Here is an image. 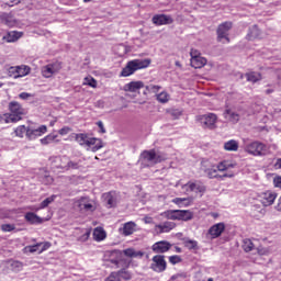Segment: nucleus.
Listing matches in <instances>:
<instances>
[{"label": "nucleus", "instance_id": "f257e3e1", "mask_svg": "<svg viewBox=\"0 0 281 281\" xmlns=\"http://www.w3.org/2000/svg\"><path fill=\"white\" fill-rule=\"evenodd\" d=\"M113 256H115V259H111L112 265H115L117 269L122 267L121 270L117 272H112L109 278L105 279V281H115L120 280V278H124L125 280H130L131 277L128 276V272L126 269L131 267V261L126 260L123 256L125 255L126 258H144L145 254L142 250H135V248H127L122 250H114Z\"/></svg>", "mask_w": 281, "mask_h": 281}, {"label": "nucleus", "instance_id": "f03ea898", "mask_svg": "<svg viewBox=\"0 0 281 281\" xmlns=\"http://www.w3.org/2000/svg\"><path fill=\"white\" fill-rule=\"evenodd\" d=\"M75 139L82 148L86 150H91L92 153H98L101 148H104V144L102 139L91 137V135L87 133L75 134Z\"/></svg>", "mask_w": 281, "mask_h": 281}, {"label": "nucleus", "instance_id": "7ed1b4c3", "mask_svg": "<svg viewBox=\"0 0 281 281\" xmlns=\"http://www.w3.org/2000/svg\"><path fill=\"white\" fill-rule=\"evenodd\" d=\"M150 66V59H134L127 61L126 66L122 69L120 76L122 78H128V76H133L135 71H139V69H146V67Z\"/></svg>", "mask_w": 281, "mask_h": 281}, {"label": "nucleus", "instance_id": "20e7f679", "mask_svg": "<svg viewBox=\"0 0 281 281\" xmlns=\"http://www.w3.org/2000/svg\"><path fill=\"white\" fill-rule=\"evenodd\" d=\"M169 221H192L194 218V213L190 210H169L165 212Z\"/></svg>", "mask_w": 281, "mask_h": 281}, {"label": "nucleus", "instance_id": "39448f33", "mask_svg": "<svg viewBox=\"0 0 281 281\" xmlns=\"http://www.w3.org/2000/svg\"><path fill=\"white\" fill-rule=\"evenodd\" d=\"M9 111H11V113L5 119L7 124H10V122L14 123L21 121L22 115L25 113V110H23L21 103L16 101L9 103Z\"/></svg>", "mask_w": 281, "mask_h": 281}, {"label": "nucleus", "instance_id": "423d86ee", "mask_svg": "<svg viewBox=\"0 0 281 281\" xmlns=\"http://www.w3.org/2000/svg\"><path fill=\"white\" fill-rule=\"evenodd\" d=\"M245 150L249 155H254V157H265V155L269 153V148L267 147V145L257 140L247 144Z\"/></svg>", "mask_w": 281, "mask_h": 281}, {"label": "nucleus", "instance_id": "0eeeda50", "mask_svg": "<svg viewBox=\"0 0 281 281\" xmlns=\"http://www.w3.org/2000/svg\"><path fill=\"white\" fill-rule=\"evenodd\" d=\"M140 157L143 166H155V164H161L165 159L161 154L155 150H145L142 153Z\"/></svg>", "mask_w": 281, "mask_h": 281}, {"label": "nucleus", "instance_id": "6e6552de", "mask_svg": "<svg viewBox=\"0 0 281 281\" xmlns=\"http://www.w3.org/2000/svg\"><path fill=\"white\" fill-rule=\"evenodd\" d=\"M168 267L164 255H156L151 258L150 269L156 273H164Z\"/></svg>", "mask_w": 281, "mask_h": 281}, {"label": "nucleus", "instance_id": "1a4fd4ad", "mask_svg": "<svg viewBox=\"0 0 281 281\" xmlns=\"http://www.w3.org/2000/svg\"><path fill=\"white\" fill-rule=\"evenodd\" d=\"M218 120V116L214 113L203 114L198 116V122L202 124L204 128H216V121Z\"/></svg>", "mask_w": 281, "mask_h": 281}, {"label": "nucleus", "instance_id": "9d476101", "mask_svg": "<svg viewBox=\"0 0 281 281\" xmlns=\"http://www.w3.org/2000/svg\"><path fill=\"white\" fill-rule=\"evenodd\" d=\"M229 30H232V22H224L218 25L216 34L220 43L223 42V40L229 43Z\"/></svg>", "mask_w": 281, "mask_h": 281}, {"label": "nucleus", "instance_id": "9b49d317", "mask_svg": "<svg viewBox=\"0 0 281 281\" xmlns=\"http://www.w3.org/2000/svg\"><path fill=\"white\" fill-rule=\"evenodd\" d=\"M102 199L105 206L111 210V207H116L117 203H120V193L116 191H110L108 193H103Z\"/></svg>", "mask_w": 281, "mask_h": 281}, {"label": "nucleus", "instance_id": "f8f14e48", "mask_svg": "<svg viewBox=\"0 0 281 281\" xmlns=\"http://www.w3.org/2000/svg\"><path fill=\"white\" fill-rule=\"evenodd\" d=\"M60 69H63L60 63L48 64L42 68V76L44 78H52V76H54V74H58Z\"/></svg>", "mask_w": 281, "mask_h": 281}, {"label": "nucleus", "instance_id": "ddd939ff", "mask_svg": "<svg viewBox=\"0 0 281 281\" xmlns=\"http://www.w3.org/2000/svg\"><path fill=\"white\" fill-rule=\"evenodd\" d=\"M171 248L172 244L167 240H160L151 246V251H154V254H166L167 251H170Z\"/></svg>", "mask_w": 281, "mask_h": 281}, {"label": "nucleus", "instance_id": "4468645a", "mask_svg": "<svg viewBox=\"0 0 281 281\" xmlns=\"http://www.w3.org/2000/svg\"><path fill=\"white\" fill-rule=\"evenodd\" d=\"M154 25H171L175 23V20L170 15L166 14H156L151 19Z\"/></svg>", "mask_w": 281, "mask_h": 281}, {"label": "nucleus", "instance_id": "2eb2a0df", "mask_svg": "<svg viewBox=\"0 0 281 281\" xmlns=\"http://www.w3.org/2000/svg\"><path fill=\"white\" fill-rule=\"evenodd\" d=\"M47 133V126L46 125H41L40 127L33 130V128H27L26 131V137L27 139H36V137H41L42 135H45Z\"/></svg>", "mask_w": 281, "mask_h": 281}, {"label": "nucleus", "instance_id": "dca6fc26", "mask_svg": "<svg viewBox=\"0 0 281 281\" xmlns=\"http://www.w3.org/2000/svg\"><path fill=\"white\" fill-rule=\"evenodd\" d=\"M25 251H29L30 254H43V251H45L46 249H49V244L45 243H38L36 245L33 246H26Z\"/></svg>", "mask_w": 281, "mask_h": 281}, {"label": "nucleus", "instance_id": "f3484780", "mask_svg": "<svg viewBox=\"0 0 281 281\" xmlns=\"http://www.w3.org/2000/svg\"><path fill=\"white\" fill-rule=\"evenodd\" d=\"M223 232H225V223L214 224L210 229L209 234L211 238H218Z\"/></svg>", "mask_w": 281, "mask_h": 281}, {"label": "nucleus", "instance_id": "a211bd4d", "mask_svg": "<svg viewBox=\"0 0 281 281\" xmlns=\"http://www.w3.org/2000/svg\"><path fill=\"white\" fill-rule=\"evenodd\" d=\"M277 196H278V194H276L271 191H267V192L262 193V200H261L262 205L265 207H269V205H273Z\"/></svg>", "mask_w": 281, "mask_h": 281}, {"label": "nucleus", "instance_id": "6ab92c4d", "mask_svg": "<svg viewBox=\"0 0 281 281\" xmlns=\"http://www.w3.org/2000/svg\"><path fill=\"white\" fill-rule=\"evenodd\" d=\"M139 89H144V83L142 81H132L123 87V90L128 91L130 93H137Z\"/></svg>", "mask_w": 281, "mask_h": 281}, {"label": "nucleus", "instance_id": "aec40b11", "mask_svg": "<svg viewBox=\"0 0 281 281\" xmlns=\"http://www.w3.org/2000/svg\"><path fill=\"white\" fill-rule=\"evenodd\" d=\"M77 206L79 207V210H85V212H93L95 209L93 207V204H91V202H89V199L87 198H81L78 202H77Z\"/></svg>", "mask_w": 281, "mask_h": 281}, {"label": "nucleus", "instance_id": "412c9836", "mask_svg": "<svg viewBox=\"0 0 281 281\" xmlns=\"http://www.w3.org/2000/svg\"><path fill=\"white\" fill-rule=\"evenodd\" d=\"M157 229H159L160 234H168V232H172L177 227L175 222H164L162 224H158Z\"/></svg>", "mask_w": 281, "mask_h": 281}, {"label": "nucleus", "instance_id": "4be33fe9", "mask_svg": "<svg viewBox=\"0 0 281 281\" xmlns=\"http://www.w3.org/2000/svg\"><path fill=\"white\" fill-rule=\"evenodd\" d=\"M24 218L31 225H41V223H43V220L41 218V216H38V215H36V213H32V212H27L24 215Z\"/></svg>", "mask_w": 281, "mask_h": 281}, {"label": "nucleus", "instance_id": "5701e85b", "mask_svg": "<svg viewBox=\"0 0 281 281\" xmlns=\"http://www.w3.org/2000/svg\"><path fill=\"white\" fill-rule=\"evenodd\" d=\"M224 117L233 124H238V122L240 121V115L229 109L225 110Z\"/></svg>", "mask_w": 281, "mask_h": 281}, {"label": "nucleus", "instance_id": "b1692460", "mask_svg": "<svg viewBox=\"0 0 281 281\" xmlns=\"http://www.w3.org/2000/svg\"><path fill=\"white\" fill-rule=\"evenodd\" d=\"M189 189L191 192H195L196 194H201V196H203V194H205V186L203 183L200 182H192L189 183Z\"/></svg>", "mask_w": 281, "mask_h": 281}, {"label": "nucleus", "instance_id": "393cba45", "mask_svg": "<svg viewBox=\"0 0 281 281\" xmlns=\"http://www.w3.org/2000/svg\"><path fill=\"white\" fill-rule=\"evenodd\" d=\"M21 36H23L22 32L11 31L5 36H3V41H7V43H16Z\"/></svg>", "mask_w": 281, "mask_h": 281}, {"label": "nucleus", "instance_id": "a878e982", "mask_svg": "<svg viewBox=\"0 0 281 281\" xmlns=\"http://www.w3.org/2000/svg\"><path fill=\"white\" fill-rule=\"evenodd\" d=\"M205 65H207V59L202 56L191 59V67L194 69H201L202 67H205Z\"/></svg>", "mask_w": 281, "mask_h": 281}, {"label": "nucleus", "instance_id": "bb28decb", "mask_svg": "<svg viewBox=\"0 0 281 281\" xmlns=\"http://www.w3.org/2000/svg\"><path fill=\"white\" fill-rule=\"evenodd\" d=\"M172 203L180 207H189L192 204V198H176L172 200Z\"/></svg>", "mask_w": 281, "mask_h": 281}, {"label": "nucleus", "instance_id": "cd10ccee", "mask_svg": "<svg viewBox=\"0 0 281 281\" xmlns=\"http://www.w3.org/2000/svg\"><path fill=\"white\" fill-rule=\"evenodd\" d=\"M106 238V232L102 227H97L93 231V239L97 240V243H100Z\"/></svg>", "mask_w": 281, "mask_h": 281}, {"label": "nucleus", "instance_id": "c85d7f7f", "mask_svg": "<svg viewBox=\"0 0 281 281\" xmlns=\"http://www.w3.org/2000/svg\"><path fill=\"white\" fill-rule=\"evenodd\" d=\"M0 21L4 25H8V27H12L14 25V18L12 16V14L9 13H2L0 15Z\"/></svg>", "mask_w": 281, "mask_h": 281}, {"label": "nucleus", "instance_id": "c756f323", "mask_svg": "<svg viewBox=\"0 0 281 281\" xmlns=\"http://www.w3.org/2000/svg\"><path fill=\"white\" fill-rule=\"evenodd\" d=\"M246 80L248 82L256 83V82L262 80V75L260 72H256V71L247 72Z\"/></svg>", "mask_w": 281, "mask_h": 281}, {"label": "nucleus", "instance_id": "7c9ffc66", "mask_svg": "<svg viewBox=\"0 0 281 281\" xmlns=\"http://www.w3.org/2000/svg\"><path fill=\"white\" fill-rule=\"evenodd\" d=\"M206 175H207L209 179H218V177L221 179H223V177H229V178L234 177V175H227V173H225L223 176H218V169H214V168L207 169Z\"/></svg>", "mask_w": 281, "mask_h": 281}, {"label": "nucleus", "instance_id": "2f4dec72", "mask_svg": "<svg viewBox=\"0 0 281 281\" xmlns=\"http://www.w3.org/2000/svg\"><path fill=\"white\" fill-rule=\"evenodd\" d=\"M30 74V67L27 66H18L15 68L14 78H23V76H27Z\"/></svg>", "mask_w": 281, "mask_h": 281}, {"label": "nucleus", "instance_id": "473e14b6", "mask_svg": "<svg viewBox=\"0 0 281 281\" xmlns=\"http://www.w3.org/2000/svg\"><path fill=\"white\" fill-rule=\"evenodd\" d=\"M236 164H232L228 160H223L217 165V170L220 172H225V170H229V168H235Z\"/></svg>", "mask_w": 281, "mask_h": 281}, {"label": "nucleus", "instance_id": "72a5a7b5", "mask_svg": "<svg viewBox=\"0 0 281 281\" xmlns=\"http://www.w3.org/2000/svg\"><path fill=\"white\" fill-rule=\"evenodd\" d=\"M224 149L231 151V153H236L238 150V143L234 139H231L226 143H224Z\"/></svg>", "mask_w": 281, "mask_h": 281}, {"label": "nucleus", "instance_id": "f704fd0d", "mask_svg": "<svg viewBox=\"0 0 281 281\" xmlns=\"http://www.w3.org/2000/svg\"><path fill=\"white\" fill-rule=\"evenodd\" d=\"M135 232V223L133 222H127L123 226V234L124 236H131Z\"/></svg>", "mask_w": 281, "mask_h": 281}, {"label": "nucleus", "instance_id": "c9c22d12", "mask_svg": "<svg viewBox=\"0 0 281 281\" xmlns=\"http://www.w3.org/2000/svg\"><path fill=\"white\" fill-rule=\"evenodd\" d=\"M54 201H56V195L46 198L35 211L38 212V210H45V207H48L50 203H54Z\"/></svg>", "mask_w": 281, "mask_h": 281}, {"label": "nucleus", "instance_id": "e433bc0d", "mask_svg": "<svg viewBox=\"0 0 281 281\" xmlns=\"http://www.w3.org/2000/svg\"><path fill=\"white\" fill-rule=\"evenodd\" d=\"M184 247H187V249H189L190 251H196L199 249V241L193 239H186Z\"/></svg>", "mask_w": 281, "mask_h": 281}, {"label": "nucleus", "instance_id": "4c0bfd02", "mask_svg": "<svg viewBox=\"0 0 281 281\" xmlns=\"http://www.w3.org/2000/svg\"><path fill=\"white\" fill-rule=\"evenodd\" d=\"M56 137H58V135L48 134L47 136H45L44 138L41 139V144L43 146H47L48 144H53V142H56Z\"/></svg>", "mask_w": 281, "mask_h": 281}, {"label": "nucleus", "instance_id": "58836bf2", "mask_svg": "<svg viewBox=\"0 0 281 281\" xmlns=\"http://www.w3.org/2000/svg\"><path fill=\"white\" fill-rule=\"evenodd\" d=\"M82 160L79 161H72L69 160L66 165V170H79V168H81Z\"/></svg>", "mask_w": 281, "mask_h": 281}, {"label": "nucleus", "instance_id": "ea45409f", "mask_svg": "<svg viewBox=\"0 0 281 281\" xmlns=\"http://www.w3.org/2000/svg\"><path fill=\"white\" fill-rule=\"evenodd\" d=\"M83 85L91 87L92 89L98 88V81L93 77H86L83 79Z\"/></svg>", "mask_w": 281, "mask_h": 281}, {"label": "nucleus", "instance_id": "a19ab883", "mask_svg": "<svg viewBox=\"0 0 281 281\" xmlns=\"http://www.w3.org/2000/svg\"><path fill=\"white\" fill-rule=\"evenodd\" d=\"M27 128L30 127H26L25 125H20L15 128L14 133L16 135V137H23L24 135L27 136Z\"/></svg>", "mask_w": 281, "mask_h": 281}, {"label": "nucleus", "instance_id": "79ce46f5", "mask_svg": "<svg viewBox=\"0 0 281 281\" xmlns=\"http://www.w3.org/2000/svg\"><path fill=\"white\" fill-rule=\"evenodd\" d=\"M243 249L246 252L254 250V243L251 241V239H244Z\"/></svg>", "mask_w": 281, "mask_h": 281}, {"label": "nucleus", "instance_id": "37998d69", "mask_svg": "<svg viewBox=\"0 0 281 281\" xmlns=\"http://www.w3.org/2000/svg\"><path fill=\"white\" fill-rule=\"evenodd\" d=\"M91 236V229H85L82 235L78 237L79 243H87Z\"/></svg>", "mask_w": 281, "mask_h": 281}, {"label": "nucleus", "instance_id": "c03bdc74", "mask_svg": "<svg viewBox=\"0 0 281 281\" xmlns=\"http://www.w3.org/2000/svg\"><path fill=\"white\" fill-rule=\"evenodd\" d=\"M169 98H170V95L168 94V92H160L159 94H157V100L161 104H166V102H168Z\"/></svg>", "mask_w": 281, "mask_h": 281}, {"label": "nucleus", "instance_id": "a18cd8bd", "mask_svg": "<svg viewBox=\"0 0 281 281\" xmlns=\"http://www.w3.org/2000/svg\"><path fill=\"white\" fill-rule=\"evenodd\" d=\"M11 269H12V271H15V272L23 271V262L12 261L11 262Z\"/></svg>", "mask_w": 281, "mask_h": 281}, {"label": "nucleus", "instance_id": "49530a36", "mask_svg": "<svg viewBox=\"0 0 281 281\" xmlns=\"http://www.w3.org/2000/svg\"><path fill=\"white\" fill-rule=\"evenodd\" d=\"M169 115H171V117H173V120H179V117H181V110L179 109H171L168 111Z\"/></svg>", "mask_w": 281, "mask_h": 281}, {"label": "nucleus", "instance_id": "de8ad7c7", "mask_svg": "<svg viewBox=\"0 0 281 281\" xmlns=\"http://www.w3.org/2000/svg\"><path fill=\"white\" fill-rule=\"evenodd\" d=\"M1 229L2 232H14V229H16V226L14 224H2Z\"/></svg>", "mask_w": 281, "mask_h": 281}, {"label": "nucleus", "instance_id": "09e8293b", "mask_svg": "<svg viewBox=\"0 0 281 281\" xmlns=\"http://www.w3.org/2000/svg\"><path fill=\"white\" fill-rule=\"evenodd\" d=\"M169 262L171 265H179L181 262V257L179 255H173L169 257Z\"/></svg>", "mask_w": 281, "mask_h": 281}, {"label": "nucleus", "instance_id": "8fccbe9b", "mask_svg": "<svg viewBox=\"0 0 281 281\" xmlns=\"http://www.w3.org/2000/svg\"><path fill=\"white\" fill-rule=\"evenodd\" d=\"M147 91H149L150 93H157L159 91V89H161L160 86H155V85H149L146 87Z\"/></svg>", "mask_w": 281, "mask_h": 281}, {"label": "nucleus", "instance_id": "3c124183", "mask_svg": "<svg viewBox=\"0 0 281 281\" xmlns=\"http://www.w3.org/2000/svg\"><path fill=\"white\" fill-rule=\"evenodd\" d=\"M190 56H191V59H195V58H199V56H201V53H199V50L196 49H191Z\"/></svg>", "mask_w": 281, "mask_h": 281}, {"label": "nucleus", "instance_id": "603ef678", "mask_svg": "<svg viewBox=\"0 0 281 281\" xmlns=\"http://www.w3.org/2000/svg\"><path fill=\"white\" fill-rule=\"evenodd\" d=\"M19 98H20L21 100H29V98H32V93L21 92V93L19 94Z\"/></svg>", "mask_w": 281, "mask_h": 281}, {"label": "nucleus", "instance_id": "864d4df0", "mask_svg": "<svg viewBox=\"0 0 281 281\" xmlns=\"http://www.w3.org/2000/svg\"><path fill=\"white\" fill-rule=\"evenodd\" d=\"M71 131V128L65 126L58 131L59 135H68V133Z\"/></svg>", "mask_w": 281, "mask_h": 281}, {"label": "nucleus", "instance_id": "5fc2aeb1", "mask_svg": "<svg viewBox=\"0 0 281 281\" xmlns=\"http://www.w3.org/2000/svg\"><path fill=\"white\" fill-rule=\"evenodd\" d=\"M97 126H99L100 133H106V128H104V123H102V121L97 122Z\"/></svg>", "mask_w": 281, "mask_h": 281}, {"label": "nucleus", "instance_id": "6e6d98bb", "mask_svg": "<svg viewBox=\"0 0 281 281\" xmlns=\"http://www.w3.org/2000/svg\"><path fill=\"white\" fill-rule=\"evenodd\" d=\"M179 278H186V274L183 273H177V274H173L170 280L171 281H175V280H179Z\"/></svg>", "mask_w": 281, "mask_h": 281}, {"label": "nucleus", "instance_id": "4d7b16f0", "mask_svg": "<svg viewBox=\"0 0 281 281\" xmlns=\"http://www.w3.org/2000/svg\"><path fill=\"white\" fill-rule=\"evenodd\" d=\"M274 170H281V158H278L274 162Z\"/></svg>", "mask_w": 281, "mask_h": 281}, {"label": "nucleus", "instance_id": "13d9d810", "mask_svg": "<svg viewBox=\"0 0 281 281\" xmlns=\"http://www.w3.org/2000/svg\"><path fill=\"white\" fill-rule=\"evenodd\" d=\"M276 188H281V178H274L273 180Z\"/></svg>", "mask_w": 281, "mask_h": 281}, {"label": "nucleus", "instance_id": "bf43d9fd", "mask_svg": "<svg viewBox=\"0 0 281 281\" xmlns=\"http://www.w3.org/2000/svg\"><path fill=\"white\" fill-rule=\"evenodd\" d=\"M270 93H273V89H267V90H266V94H267V95H270Z\"/></svg>", "mask_w": 281, "mask_h": 281}, {"label": "nucleus", "instance_id": "052dcab7", "mask_svg": "<svg viewBox=\"0 0 281 281\" xmlns=\"http://www.w3.org/2000/svg\"><path fill=\"white\" fill-rule=\"evenodd\" d=\"M176 250H177L178 254H181V248L176 247Z\"/></svg>", "mask_w": 281, "mask_h": 281}, {"label": "nucleus", "instance_id": "680f3d73", "mask_svg": "<svg viewBox=\"0 0 281 281\" xmlns=\"http://www.w3.org/2000/svg\"><path fill=\"white\" fill-rule=\"evenodd\" d=\"M177 67H181V64L179 61H176Z\"/></svg>", "mask_w": 281, "mask_h": 281}, {"label": "nucleus", "instance_id": "e2e57ef3", "mask_svg": "<svg viewBox=\"0 0 281 281\" xmlns=\"http://www.w3.org/2000/svg\"><path fill=\"white\" fill-rule=\"evenodd\" d=\"M85 1V3H89V1H91V0H83Z\"/></svg>", "mask_w": 281, "mask_h": 281}, {"label": "nucleus", "instance_id": "0e129e2a", "mask_svg": "<svg viewBox=\"0 0 281 281\" xmlns=\"http://www.w3.org/2000/svg\"><path fill=\"white\" fill-rule=\"evenodd\" d=\"M11 71H14V68H11Z\"/></svg>", "mask_w": 281, "mask_h": 281}]
</instances>
